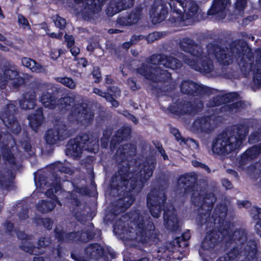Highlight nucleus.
Here are the masks:
<instances>
[{
  "instance_id": "obj_1",
  "label": "nucleus",
  "mask_w": 261,
  "mask_h": 261,
  "mask_svg": "<svg viewBox=\"0 0 261 261\" xmlns=\"http://www.w3.org/2000/svg\"><path fill=\"white\" fill-rule=\"evenodd\" d=\"M248 133V128L245 125L237 126L233 133L228 135H222L214 141L212 150L215 153H228L241 147Z\"/></svg>"
},
{
  "instance_id": "obj_2",
  "label": "nucleus",
  "mask_w": 261,
  "mask_h": 261,
  "mask_svg": "<svg viewBox=\"0 0 261 261\" xmlns=\"http://www.w3.org/2000/svg\"><path fill=\"white\" fill-rule=\"evenodd\" d=\"M98 146V140L96 137L85 135L81 138L70 140L67 144L66 153L67 155L76 158L79 156L83 149L95 153Z\"/></svg>"
},
{
  "instance_id": "obj_3",
  "label": "nucleus",
  "mask_w": 261,
  "mask_h": 261,
  "mask_svg": "<svg viewBox=\"0 0 261 261\" xmlns=\"http://www.w3.org/2000/svg\"><path fill=\"white\" fill-rule=\"evenodd\" d=\"M185 0H170L169 4L173 13L177 16H174L178 20L184 21L193 18V20H200L198 16L201 15L198 12V6L194 3H190L188 5L187 11L185 9Z\"/></svg>"
},
{
  "instance_id": "obj_4",
  "label": "nucleus",
  "mask_w": 261,
  "mask_h": 261,
  "mask_svg": "<svg viewBox=\"0 0 261 261\" xmlns=\"http://www.w3.org/2000/svg\"><path fill=\"white\" fill-rule=\"evenodd\" d=\"M181 58L186 63L191 66L195 70L201 72L208 73L213 68L212 61L208 60L206 57H202L201 55H193L192 61L186 58L185 56H182Z\"/></svg>"
},
{
  "instance_id": "obj_5",
  "label": "nucleus",
  "mask_w": 261,
  "mask_h": 261,
  "mask_svg": "<svg viewBox=\"0 0 261 261\" xmlns=\"http://www.w3.org/2000/svg\"><path fill=\"white\" fill-rule=\"evenodd\" d=\"M69 136L68 132L65 126L61 123L47 131L45 139L47 143L53 144L59 140H64Z\"/></svg>"
},
{
  "instance_id": "obj_6",
  "label": "nucleus",
  "mask_w": 261,
  "mask_h": 261,
  "mask_svg": "<svg viewBox=\"0 0 261 261\" xmlns=\"http://www.w3.org/2000/svg\"><path fill=\"white\" fill-rule=\"evenodd\" d=\"M230 5V0H214L211 9L207 11L209 15L214 16L216 19H224Z\"/></svg>"
},
{
  "instance_id": "obj_7",
  "label": "nucleus",
  "mask_w": 261,
  "mask_h": 261,
  "mask_svg": "<svg viewBox=\"0 0 261 261\" xmlns=\"http://www.w3.org/2000/svg\"><path fill=\"white\" fill-rule=\"evenodd\" d=\"M153 168V166L152 165L145 166L143 170L141 171V175H143V177H141L139 182L136 180L135 178H130L127 181H125L124 179H123L122 184L125 186L129 190H130L132 189H135V187L138 185L140 186L144 181L147 180L152 175Z\"/></svg>"
},
{
  "instance_id": "obj_8",
  "label": "nucleus",
  "mask_w": 261,
  "mask_h": 261,
  "mask_svg": "<svg viewBox=\"0 0 261 261\" xmlns=\"http://www.w3.org/2000/svg\"><path fill=\"white\" fill-rule=\"evenodd\" d=\"M165 198L164 196L160 197L156 195L154 191L151 192L147 196V205L149 208L151 215L154 218H158L161 213L160 207L159 204L160 201L164 202Z\"/></svg>"
},
{
  "instance_id": "obj_9",
  "label": "nucleus",
  "mask_w": 261,
  "mask_h": 261,
  "mask_svg": "<svg viewBox=\"0 0 261 261\" xmlns=\"http://www.w3.org/2000/svg\"><path fill=\"white\" fill-rule=\"evenodd\" d=\"M140 218H138V221L131 223V230H129V234L126 232V237L128 238V239H133L134 238V233L135 232L136 235L135 239L143 243H145L147 232L146 231H144L142 227L143 224L138 223L139 221H140Z\"/></svg>"
},
{
  "instance_id": "obj_10",
  "label": "nucleus",
  "mask_w": 261,
  "mask_h": 261,
  "mask_svg": "<svg viewBox=\"0 0 261 261\" xmlns=\"http://www.w3.org/2000/svg\"><path fill=\"white\" fill-rule=\"evenodd\" d=\"M152 66H145L143 65L140 69H139V72L144 75L146 79H149L153 81H156L158 79V76H159V79H161L162 80H165V76L167 78H169L170 77V74L167 72L166 70L163 71V72H161V71L159 70V69H154L153 70L154 71L155 73H156V77H155V74H152Z\"/></svg>"
},
{
  "instance_id": "obj_11",
  "label": "nucleus",
  "mask_w": 261,
  "mask_h": 261,
  "mask_svg": "<svg viewBox=\"0 0 261 261\" xmlns=\"http://www.w3.org/2000/svg\"><path fill=\"white\" fill-rule=\"evenodd\" d=\"M192 200L195 204H201L202 209L207 207L208 209L207 210H208L215 202L216 198L213 194H209L208 195H206L205 197H203V194L199 195L198 192H197V193L194 192L193 193Z\"/></svg>"
},
{
  "instance_id": "obj_12",
  "label": "nucleus",
  "mask_w": 261,
  "mask_h": 261,
  "mask_svg": "<svg viewBox=\"0 0 261 261\" xmlns=\"http://www.w3.org/2000/svg\"><path fill=\"white\" fill-rule=\"evenodd\" d=\"M164 219L166 227L170 229L174 230L177 228L178 220L174 208L172 205L169 208H164Z\"/></svg>"
},
{
  "instance_id": "obj_13",
  "label": "nucleus",
  "mask_w": 261,
  "mask_h": 261,
  "mask_svg": "<svg viewBox=\"0 0 261 261\" xmlns=\"http://www.w3.org/2000/svg\"><path fill=\"white\" fill-rule=\"evenodd\" d=\"M17 71L14 69H9L5 71L4 76L0 77V85L2 87L4 86L3 83H10L13 84L15 86L23 83V80L21 78L18 79Z\"/></svg>"
},
{
  "instance_id": "obj_14",
  "label": "nucleus",
  "mask_w": 261,
  "mask_h": 261,
  "mask_svg": "<svg viewBox=\"0 0 261 261\" xmlns=\"http://www.w3.org/2000/svg\"><path fill=\"white\" fill-rule=\"evenodd\" d=\"M220 233L221 235H224L225 233L223 232H212L210 234H207L201 244V250L199 251V254L202 255V250H206L213 248L215 244L218 242L219 238L220 237Z\"/></svg>"
},
{
  "instance_id": "obj_15",
  "label": "nucleus",
  "mask_w": 261,
  "mask_h": 261,
  "mask_svg": "<svg viewBox=\"0 0 261 261\" xmlns=\"http://www.w3.org/2000/svg\"><path fill=\"white\" fill-rule=\"evenodd\" d=\"M71 106L72 109H73L71 110V111H73V115L80 118L83 117L85 120H90L92 118L93 114L90 110L87 108L86 104L81 106L74 103L73 106L72 105Z\"/></svg>"
},
{
  "instance_id": "obj_16",
  "label": "nucleus",
  "mask_w": 261,
  "mask_h": 261,
  "mask_svg": "<svg viewBox=\"0 0 261 261\" xmlns=\"http://www.w3.org/2000/svg\"><path fill=\"white\" fill-rule=\"evenodd\" d=\"M0 118L7 126L12 130L15 134L20 131V127L17 121L14 118L13 116L7 113L0 114Z\"/></svg>"
},
{
  "instance_id": "obj_17",
  "label": "nucleus",
  "mask_w": 261,
  "mask_h": 261,
  "mask_svg": "<svg viewBox=\"0 0 261 261\" xmlns=\"http://www.w3.org/2000/svg\"><path fill=\"white\" fill-rule=\"evenodd\" d=\"M156 57L159 60V68L162 66H164L172 69H175L180 65V63L176 59L172 57L159 56V57L157 56Z\"/></svg>"
},
{
  "instance_id": "obj_18",
  "label": "nucleus",
  "mask_w": 261,
  "mask_h": 261,
  "mask_svg": "<svg viewBox=\"0 0 261 261\" xmlns=\"http://www.w3.org/2000/svg\"><path fill=\"white\" fill-rule=\"evenodd\" d=\"M20 106L23 109H31L34 108L36 102V95L34 92L25 94L20 101Z\"/></svg>"
},
{
  "instance_id": "obj_19",
  "label": "nucleus",
  "mask_w": 261,
  "mask_h": 261,
  "mask_svg": "<svg viewBox=\"0 0 261 261\" xmlns=\"http://www.w3.org/2000/svg\"><path fill=\"white\" fill-rule=\"evenodd\" d=\"M21 63L23 66L28 68L32 72L39 73L45 70L44 67L31 58H23L21 60Z\"/></svg>"
},
{
  "instance_id": "obj_20",
  "label": "nucleus",
  "mask_w": 261,
  "mask_h": 261,
  "mask_svg": "<svg viewBox=\"0 0 261 261\" xmlns=\"http://www.w3.org/2000/svg\"><path fill=\"white\" fill-rule=\"evenodd\" d=\"M43 119V116L41 109L37 110L35 113L32 114L28 116L30 125L34 130H36L39 127Z\"/></svg>"
},
{
  "instance_id": "obj_21",
  "label": "nucleus",
  "mask_w": 261,
  "mask_h": 261,
  "mask_svg": "<svg viewBox=\"0 0 261 261\" xmlns=\"http://www.w3.org/2000/svg\"><path fill=\"white\" fill-rule=\"evenodd\" d=\"M257 59L253 70V80L258 85H261V49L255 53Z\"/></svg>"
},
{
  "instance_id": "obj_22",
  "label": "nucleus",
  "mask_w": 261,
  "mask_h": 261,
  "mask_svg": "<svg viewBox=\"0 0 261 261\" xmlns=\"http://www.w3.org/2000/svg\"><path fill=\"white\" fill-rule=\"evenodd\" d=\"M202 88L201 85L191 81H184L181 85V90L183 93H190L192 92H198Z\"/></svg>"
},
{
  "instance_id": "obj_23",
  "label": "nucleus",
  "mask_w": 261,
  "mask_h": 261,
  "mask_svg": "<svg viewBox=\"0 0 261 261\" xmlns=\"http://www.w3.org/2000/svg\"><path fill=\"white\" fill-rule=\"evenodd\" d=\"M51 199L53 200L47 201H42L37 205V209L42 212H47L53 210L57 202L56 197L54 195H52Z\"/></svg>"
},
{
  "instance_id": "obj_24",
  "label": "nucleus",
  "mask_w": 261,
  "mask_h": 261,
  "mask_svg": "<svg viewBox=\"0 0 261 261\" xmlns=\"http://www.w3.org/2000/svg\"><path fill=\"white\" fill-rule=\"evenodd\" d=\"M40 100L45 107L50 109L55 108L57 104L56 99L55 97L51 96V95L47 92H44L42 94Z\"/></svg>"
},
{
  "instance_id": "obj_25",
  "label": "nucleus",
  "mask_w": 261,
  "mask_h": 261,
  "mask_svg": "<svg viewBox=\"0 0 261 261\" xmlns=\"http://www.w3.org/2000/svg\"><path fill=\"white\" fill-rule=\"evenodd\" d=\"M215 51L216 54H214V56L218 62L223 64H229L231 58L227 56L226 50L217 47L215 48Z\"/></svg>"
},
{
  "instance_id": "obj_26",
  "label": "nucleus",
  "mask_w": 261,
  "mask_h": 261,
  "mask_svg": "<svg viewBox=\"0 0 261 261\" xmlns=\"http://www.w3.org/2000/svg\"><path fill=\"white\" fill-rule=\"evenodd\" d=\"M261 152V144L257 146L252 147L251 148L248 149L243 155L244 159H252L254 158L256 154Z\"/></svg>"
},
{
  "instance_id": "obj_27",
  "label": "nucleus",
  "mask_w": 261,
  "mask_h": 261,
  "mask_svg": "<svg viewBox=\"0 0 261 261\" xmlns=\"http://www.w3.org/2000/svg\"><path fill=\"white\" fill-rule=\"evenodd\" d=\"M125 8L126 7L123 6L122 2H121L118 3L117 5L115 6V8H113L112 6H110L107 10V14L109 16H112L114 14L118 13L121 10Z\"/></svg>"
},
{
  "instance_id": "obj_28",
  "label": "nucleus",
  "mask_w": 261,
  "mask_h": 261,
  "mask_svg": "<svg viewBox=\"0 0 261 261\" xmlns=\"http://www.w3.org/2000/svg\"><path fill=\"white\" fill-rule=\"evenodd\" d=\"M57 81L70 89H74L76 86L74 82L71 79L68 77H58Z\"/></svg>"
},
{
  "instance_id": "obj_29",
  "label": "nucleus",
  "mask_w": 261,
  "mask_h": 261,
  "mask_svg": "<svg viewBox=\"0 0 261 261\" xmlns=\"http://www.w3.org/2000/svg\"><path fill=\"white\" fill-rule=\"evenodd\" d=\"M209 125V122H208L207 119L206 118H202L200 120H196L194 123V126L197 127V128L201 129L202 130H205L206 126Z\"/></svg>"
},
{
  "instance_id": "obj_30",
  "label": "nucleus",
  "mask_w": 261,
  "mask_h": 261,
  "mask_svg": "<svg viewBox=\"0 0 261 261\" xmlns=\"http://www.w3.org/2000/svg\"><path fill=\"white\" fill-rule=\"evenodd\" d=\"M60 103L62 105H64L65 108L68 110L69 108L68 107H70L71 105L73 106L74 105V100L70 97H65L60 100Z\"/></svg>"
},
{
  "instance_id": "obj_31",
  "label": "nucleus",
  "mask_w": 261,
  "mask_h": 261,
  "mask_svg": "<svg viewBox=\"0 0 261 261\" xmlns=\"http://www.w3.org/2000/svg\"><path fill=\"white\" fill-rule=\"evenodd\" d=\"M256 244L254 241H249L247 244V247L245 248L248 252L249 256L255 254L256 253Z\"/></svg>"
},
{
  "instance_id": "obj_32",
  "label": "nucleus",
  "mask_w": 261,
  "mask_h": 261,
  "mask_svg": "<svg viewBox=\"0 0 261 261\" xmlns=\"http://www.w3.org/2000/svg\"><path fill=\"white\" fill-rule=\"evenodd\" d=\"M54 21L56 26L61 29L64 28L66 23L65 19L58 16L54 18Z\"/></svg>"
},
{
  "instance_id": "obj_33",
  "label": "nucleus",
  "mask_w": 261,
  "mask_h": 261,
  "mask_svg": "<svg viewBox=\"0 0 261 261\" xmlns=\"http://www.w3.org/2000/svg\"><path fill=\"white\" fill-rule=\"evenodd\" d=\"M251 215L254 219L261 218V209L256 206L251 207L250 210Z\"/></svg>"
},
{
  "instance_id": "obj_34",
  "label": "nucleus",
  "mask_w": 261,
  "mask_h": 261,
  "mask_svg": "<svg viewBox=\"0 0 261 261\" xmlns=\"http://www.w3.org/2000/svg\"><path fill=\"white\" fill-rule=\"evenodd\" d=\"M235 239H237L241 243L246 240V236L243 231H237L234 232Z\"/></svg>"
},
{
  "instance_id": "obj_35",
  "label": "nucleus",
  "mask_w": 261,
  "mask_h": 261,
  "mask_svg": "<svg viewBox=\"0 0 261 261\" xmlns=\"http://www.w3.org/2000/svg\"><path fill=\"white\" fill-rule=\"evenodd\" d=\"M13 143V141L11 139L8 144L6 145V151L4 153V157L6 160H8L10 162L13 163V162L11 161V158H13V155L10 153L11 150L9 149V144Z\"/></svg>"
},
{
  "instance_id": "obj_36",
  "label": "nucleus",
  "mask_w": 261,
  "mask_h": 261,
  "mask_svg": "<svg viewBox=\"0 0 261 261\" xmlns=\"http://www.w3.org/2000/svg\"><path fill=\"white\" fill-rule=\"evenodd\" d=\"M62 53L61 49H53L50 51L49 55L53 60H56L60 57Z\"/></svg>"
},
{
  "instance_id": "obj_37",
  "label": "nucleus",
  "mask_w": 261,
  "mask_h": 261,
  "mask_svg": "<svg viewBox=\"0 0 261 261\" xmlns=\"http://www.w3.org/2000/svg\"><path fill=\"white\" fill-rule=\"evenodd\" d=\"M247 4V0H236V8L239 11L244 9Z\"/></svg>"
},
{
  "instance_id": "obj_38",
  "label": "nucleus",
  "mask_w": 261,
  "mask_h": 261,
  "mask_svg": "<svg viewBox=\"0 0 261 261\" xmlns=\"http://www.w3.org/2000/svg\"><path fill=\"white\" fill-rule=\"evenodd\" d=\"M65 40L67 42L68 47H71L74 43V39L72 36L66 35Z\"/></svg>"
},
{
  "instance_id": "obj_39",
  "label": "nucleus",
  "mask_w": 261,
  "mask_h": 261,
  "mask_svg": "<svg viewBox=\"0 0 261 261\" xmlns=\"http://www.w3.org/2000/svg\"><path fill=\"white\" fill-rule=\"evenodd\" d=\"M18 22L22 25V27L25 28L29 27V23L28 20L22 16H18Z\"/></svg>"
},
{
  "instance_id": "obj_40",
  "label": "nucleus",
  "mask_w": 261,
  "mask_h": 261,
  "mask_svg": "<svg viewBox=\"0 0 261 261\" xmlns=\"http://www.w3.org/2000/svg\"><path fill=\"white\" fill-rule=\"evenodd\" d=\"M222 99H223V97L221 96H217L215 98L213 102H210L209 106L210 107H215L220 105Z\"/></svg>"
},
{
  "instance_id": "obj_41",
  "label": "nucleus",
  "mask_w": 261,
  "mask_h": 261,
  "mask_svg": "<svg viewBox=\"0 0 261 261\" xmlns=\"http://www.w3.org/2000/svg\"><path fill=\"white\" fill-rule=\"evenodd\" d=\"M233 258V253L230 252L225 255L224 257H220L217 261H231Z\"/></svg>"
},
{
  "instance_id": "obj_42",
  "label": "nucleus",
  "mask_w": 261,
  "mask_h": 261,
  "mask_svg": "<svg viewBox=\"0 0 261 261\" xmlns=\"http://www.w3.org/2000/svg\"><path fill=\"white\" fill-rule=\"evenodd\" d=\"M187 181H190L189 179V177L188 175H183L180 177L178 179V184L180 185V184H182L183 185L187 184Z\"/></svg>"
},
{
  "instance_id": "obj_43",
  "label": "nucleus",
  "mask_w": 261,
  "mask_h": 261,
  "mask_svg": "<svg viewBox=\"0 0 261 261\" xmlns=\"http://www.w3.org/2000/svg\"><path fill=\"white\" fill-rule=\"evenodd\" d=\"M171 132L175 137L176 139L178 141H179V140L181 139V137L180 134L178 132V130L175 128H172L171 129Z\"/></svg>"
},
{
  "instance_id": "obj_44",
  "label": "nucleus",
  "mask_w": 261,
  "mask_h": 261,
  "mask_svg": "<svg viewBox=\"0 0 261 261\" xmlns=\"http://www.w3.org/2000/svg\"><path fill=\"white\" fill-rule=\"evenodd\" d=\"M70 52L73 56H76L80 52V48L76 46L70 47Z\"/></svg>"
},
{
  "instance_id": "obj_45",
  "label": "nucleus",
  "mask_w": 261,
  "mask_h": 261,
  "mask_svg": "<svg viewBox=\"0 0 261 261\" xmlns=\"http://www.w3.org/2000/svg\"><path fill=\"white\" fill-rule=\"evenodd\" d=\"M43 225L48 229H49L51 227L52 222L49 219H46L43 221Z\"/></svg>"
},
{
  "instance_id": "obj_46",
  "label": "nucleus",
  "mask_w": 261,
  "mask_h": 261,
  "mask_svg": "<svg viewBox=\"0 0 261 261\" xmlns=\"http://www.w3.org/2000/svg\"><path fill=\"white\" fill-rule=\"evenodd\" d=\"M101 248L100 246L97 245V244L92 245L91 247H90L88 248L89 250H91V249L93 250L92 251L90 252V253L91 254H93L94 253V249H96V251H97L98 252V253H100L101 252Z\"/></svg>"
},
{
  "instance_id": "obj_47",
  "label": "nucleus",
  "mask_w": 261,
  "mask_h": 261,
  "mask_svg": "<svg viewBox=\"0 0 261 261\" xmlns=\"http://www.w3.org/2000/svg\"><path fill=\"white\" fill-rule=\"evenodd\" d=\"M256 232L261 237V221H259L255 225Z\"/></svg>"
},
{
  "instance_id": "obj_48",
  "label": "nucleus",
  "mask_w": 261,
  "mask_h": 261,
  "mask_svg": "<svg viewBox=\"0 0 261 261\" xmlns=\"http://www.w3.org/2000/svg\"><path fill=\"white\" fill-rule=\"evenodd\" d=\"M107 99H108L109 101H110L113 105V106L115 107H117L118 106V102L117 101L115 100L113 97L109 96L108 95L106 97Z\"/></svg>"
},
{
  "instance_id": "obj_49",
  "label": "nucleus",
  "mask_w": 261,
  "mask_h": 261,
  "mask_svg": "<svg viewBox=\"0 0 261 261\" xmlns=\"http://www.w3.org/2000/svg\"><path fill=\"white\" fill-rule=\"evenodd\" d=\"M93 92L96 94L99 95L102 97H106L108 96L107 94L104 92L101 91L99 89L95 88L93 90Z\"/></svg>"
},
{
  "instance_id": "obj_50",
  "label": "nucleus",
  "mask_w": 261,
  "mask_h": 261,
  "mask_svg": "<svg viewBox=\"0 0 261 261\" xmlns=\"http://www.w3.org/2000/svg\"><path fill=\"white\" fill-rule=\"evenodd\" d=\"M47 33L48 34V35L52 37V38H56L58 39L61 38L63 34L62 33H59L58 34L55 33H51L49 34V33L47 32Z\"/></svg>"
},
{
  "instance_id": "obj_51",
  "label": "nucleus",
  "mask_w": 261,
  "mask_h": 261,
  "mask_svg": "<svg viewBox=\"0 0 261 261\" xmlns=\"http://www.w3.org/2000/svg\"><path fill=\"white\" fill-rule=\"evenodd\" d=\"M128 84L132 90H135L137 88L136 83L133 80H128Z\"/></svg>"
},
{
  "instance_id": "obj_52",
  "label": "nucleus",
  "mask_w": 261,
  "mask_h": 261,
  "mask_svg": "<svg viewBox=\"0 0 261 261\" xmlns=\"http://www.w3.org/2000/svg\"><path fill=\"white\" fill-rule=\"evenodd\" d=\"M128 84L132 90H135L137 88L136 83L133 80H128Z\"/></svg>"
},
{
  "instance_id": "obj_53",
  "label": "nucleus",
  "mask_w": 261,
  "mask_h": 261,
  "mask_svg": "<svg viewBox=\"0 0 261 261\" xmlns=\"http://www.w3.org/2000/svg\"><path fill=\"white\" fill-rule=\"evenodd\" d=\"M192 165L195 167H201L205 168L206 170L208 169V168L204 165L201 164L200 163L196 161H192Z\"/></svg>"
},
{
  "instance_id": "obj_54",
  "label": "nucleus",
  "mask_w": 261,
  "mask_h": 261,
  "mask_svg": "<svg viewBox=\"0 0 261 261\" xmlns=\"http://www.w3.org/2000/svg\"><path fill=\"white\" fill-rule=\"evenodd\" d=\"M47 242H48L47 240L45 238H43L39 241L38 244L40 247H44L47 245L46 243Z\"/></svg>"
},
{
  "instance_id": "obj_55",
  "label": "nucleus",
  "mask_w": 261,
  "mask_h": 261,
  "mask_svg": "<svg viewBox=\"0 0 261 261\" xmlns=\"http://www.w3.org/2000/svg\"><path fill=\"white\" fill-rule=\"evenodd\" d=\"M222 184L227 189H230L231 187V183L226 179H224L222 180Z\"/></svg>"
},
{
  "instance_id": "obj_56",
  "label": "nucleus",
  "mask_w": 261,
  "mask_h": 261,
  "mask_svg": "<svg viewBox=\"0 0 261 261\" xmlns=\"http://www.w3.org/2000/svg\"><path fill=\"white\" fill-rule=\"evenodd\" d=\"M232 97L234 99L237 100L238 99V95L236 93H230L227 96V98H232Z\"/></svg>"
},
{
  "instance_id": "obj_57",
  "label": "nucleus",
  "mask_w": 261,
  "mask_h": 261,
  "mask_svg": "<svg viewBox=\"0 0 261 261\" xmlns=\"http://www.w3.org/2000/svg\"><path fill=\"white\" fill-rule=\"evenodd\" d=\"M181 142H183L185 144H189L190 143H192L193 144H194V145L197 146V144L196 143V142L192 140V139H190V140H187L186 141H185V140L184 139H181Z\"/></svg>"
},
{
  "instance_id": "obj_58",
  "label": "nucleus",
  "mask_w": 261,
  "mask_h": 261,
  "mask_svg": "<svg viewBox=\"0 0 261 261\" xmlns=\"http://www.w3.org/2000/svg\"><path fill=\"white\" fill-rule=\"evenodd\" d=\"M61 171L68 174H70L72 173L71 170L67 167H64V168L62 169Z\"/></svg>"
},
{
  "instance_id": "obj_59",
  "label": "nucleus",
  "mask_w": 261,
  "mask_h": 261,
  "mask_svg": "<svg viewBox=\"0 0 261 261\" xmlns=\"http://www.w3.org/2000/svg\"><path fill=\"white\" fill-rule=\"evenodd\" d=\"M158 33H154L149 35L148 36V40H149L150 38L152 39L153 38H155L156 37L158 36Z\"/></svg>"
},
{
  "instance_id": "obj_60",
  "label": "nucleus",
  "mask_w": 261,
  "mask_h": 261,
  "mask_svg": "<svg viewBox=\"0 0 261 261\" xmlns=\"http://www.w3.org/2000/svg\"><path fill=\"white\" fill-rule=\"evenodd\" d=\"M80 63L82 64L83 67H86L87 65V61L84 59L82 58L80 60Z\"/></svg>"
},
{
  "instance_id": "obj_61",
  "label": "nucleus",
  "mask_w": 261,
  "mask_h": 261,
  "mask_svg": "<svg viewBox=\"0 0 261 261\" xmlns=\"http://www.w3.org/2000/svg\"><path fill=\"white\" fill-rule=\"evenodd\" d=\"M161 155L163 156V159L164 160H166L168 159V156L167 155L165 154V151L162 150V149H161L159 150Z\"/></svg>"
},
{
  "instance_id": "obj_62",
  "label": "nucleus",
  "mask_w": 261,
  "mask_h": 261,
  "mask_svg": "<svg viewBox=\"0 0 261 261\" xmlns=\"http://www.w3.org/2000/svg\"><path fill=\"white\" fill-rule=\"evenodd\" d=\"M53 193H54V190H53V189L51 188L47 190L46 194L48 197H50V196H51V194H53Z\"/></svg>"
},
{
  "instance_id": "obj_63",
  "label": "nucleus",
  "mask_w": 261,
  "mask_h": 261,
  "mask_svg": "<svg viewBox=\"0 0 261 261\" xmlns=\"http://www.w3.org/2000/svg\"><path fill=\"white\" fill-rule=\"evenodd\" d=\"M190 234L189 232H186L183 234L182 238L184 240H187L190 238Z\"/></svg>"
},
{
  "instance_id": "obj_64",
  "label": "nucleus",
  "mask_w": 261,
  "mask_h": 261,
  "mask_svg": "<svg viewBox=\"0 0 261 261\" xmlns=\"http://www.w3.org/2000/svg\"><path fill=\"white\" fill-rule=\"evenodd\" d=\"M93 76H96L98 80L100 76V74L98 70L94 71L93 72Z\"/></svg>"
}]
</instances>
